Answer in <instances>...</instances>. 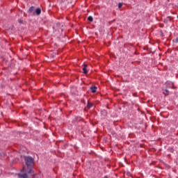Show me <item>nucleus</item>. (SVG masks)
<instances>
[{"instance_id": "obj_5", "label": "nucleus", "mask_w": 178, "mask_h": 178, "mask_svg": "<svg viewBox=\"0 0 178 178\" xmlns=\"http://www.w3.org/2000/svg\"><path fill=\"white\" fill-rule=\"evenodd\" d=\"M35 14L38 16H40V15H41V8H38L35 10Z\"/></svg>"}, {"instance_id": "obj_8", "label": "nucleus", "mask_w": 178, "mask_h": 178, "mask_svg": "<svg viewBox=\"0 0 178 178\" xmlns=\"http://www.w3.org/2000/svg\"><path fill=\"white\" fill-rule=\"evenodd\" d=\"M163 94H164V95H168L169 94V90H168V89H165L163 92Z\"/></svg>"}, {"instance_id": "obj_12", "label": "nucleus", "mask_w": 178, "mask_h": 178, "mask_svg": "<svg viewBox=\"0 0 178 178\" xmlns=\"http://www.w3.org/2000/svg\"><path fill=\"white\" fill-rule=\"evenodd\" d=\"M167 20H169V22H170V20H171L170 17H168Z\"/></svg>"}, {"instance_id": "obj_10", "label": "nucleus", "mask_w": 178, "mask_h": 178, "mask_svg": "<svg viewBox=\"0 0 178 178\" xmlns=\"http://www.w3.org/2000/svg\"><path fill=\"white\" fill-rule=\"evenodd\" d=\"M172 41H173V42H175V44H177V42H178V38H176L174 39Z\"/></svg>"}, {"instance_id": "obj_2", "label": "nucleus", "mask_w": 178, "mask_h": 178, "mask_svg": "<svg viewBox=\"0 0 178 178\" xmlns=\"http://www.w3.org/2000/svg\"><path fill=\"white\" fill-rule=\"evenodd\" d=\"M22 171L24 172V174H17L19 178H29V176H30V175H33V173L29 174V170L26 169V168H23Z\"/></svg>"}, {"instance_id": "obj_3", "label": "nucleus", "mask_w": 178, "mask_h": 178, "mask_svg": "<svg viewBox=\"0 0 178 178\" xmlns=\"http://www.w3.org/2000/svg\"><path fill=\"white\" fill-rule=\"evenodd\" d=\"M98 89V88H97V86H92L90 88V90L92 91V92L94 94L95 92H97V90Z\"/></svg>"}, {"instance_id": "obj_6", "label": "nucleus", "mask_w": 178, "mask_h": 178, "mask_svg": "<svg viewBox=\"0 0 178 178\" xmlns=\"http://www.w3.org/2000/svg\"><path fill=\"white\" fill-rule=\"evenodd\" d=\"M87 106L88 109H91L92 106H94V104L92 103H90V102H88Z\"/></svg>"}, {"instance_id": "obj_1", "label": "nucleus", "mask_w": 178, "mask_h": 178, "mask_svg": "<svg viewBox=\"0 0 178 178\" xmlns=\"http://www.w3.org/2000/svg\"><path fill=\"white\" fill-rule=\"evenodd\" d=\"M25 163L26 165V170L28 173H34L33 171V166H34V159L31 156H24Z\"/></svg>"}, {"instance_id": "obj_13", "label": "nucleus", "mask_w": 178, "mask_h": 178, "mask_svg": "<svg viewBox=\"0 0 178 178\" xmlns=\"http://www.w3.org/2000/svg\"><path fill=\"white\" fill-rule=\"evenodd\" d=\"M0 155H2V153H0Z\"/></svg>"}, {"instance_id": "obj_11", "label": "nucleus", "mask_w": 178, "mask_h": 178, "mask_svg": "<svg viewBox=\"0 0 178 178\" xmlns=\"http://www.w3.org/2000/svg\"><path fill=\"white\" fill-rule=\"evenodd\" d=\"M122 5H123V3H120L118 4V8H119V9H120V8H122Z\"/></svg>"}, {"instance_id": "obj_9", "label": "nucleus", "mask_w": 178, "mask_h": 178, "mask_svg": "<svg viewBox=\"0 0 178 178\" xmlns=\"http://www.w3.org/2000/svg\"><path fill=\"white\" fill-rule=\"evenodd\" d=\"M88 20L89 22H93L94 18L92 17V16H89V17H88Z\"/></svg>"}, {"instance_id": "obj_7", "label": "nucleus", "mask_w": 178, "mask_h": 178, "mask_svg": "<svg viewBox=\"0 0 178 178\" xmlns=\"http://www.w3.org/2000/svg\"><path fill=\"white\" fill-rule=\"evenodd\" d=\"M29 13H31L32 12H34V6H31L28 11Z\"/></svg>"}, {"instance_id": "obj_4", "label": "nucleus", "mask_w": 178, "mask_h": 178, "mask_svg": "<svg viewBox=\"0 0 178 178\" xmlns=\"http://www.w3.org/2000/svg\"><path fill=\"white\" fill-rule=\"evenodd\" d=\"M83 72L84 73V74H87V73H88V71L87 70V65H83Z\"/></svg>"}]
</instances>
